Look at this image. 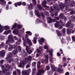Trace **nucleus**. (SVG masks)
I'll return each instance as SVG.
<instances>
[{
	"mask_svg": "<svg viewBox=\"0 0 75 75\" xmlns=\"http://www.w3.org/2000/svg\"><path fill=\"white\" fill-rule=\"evenodd\" d=\"M45 57V60L42 59L41 61H40L38 62L37 64V68H39L40 67V65L41 63L42 64H47V63H48V55H44Z\"/></svg>",
	"mask_w": 75,
	"mask_h": 75,
	"instance_id": "obj_1",
	"label": "nucleus"
},
{
	"mask_svg": "<svg viewBox=\"0 0 75 75\" xmlns=\"http://www.w3.org/2000/svg\"><path fill=\"white\" fill-rule=\"evenodd\" d=\"M12 57V53L11 52H8V55H7L6 59L10 63H11V61L13 60V59H11Z\"/></svg>",
	"mask_w": 75,
	"mask_h": 75,
	"instance_id": "obj_2",
	"label": "nucleus"
},
{
	"mask_svg": "<svg viewBox=\"0 0 75 75\" xmlns=\"http://www.w3.org/2000/svg\"><path fill=\"white\" fill-rule=\"evenodd\" d=\"M50 13H51V14L53 13L52 16V17H55L56 16H58V13L57 12H56L54 13H54V11L53 8L52 7H50Z\"/></svg>",
	"mask_w": 75,
	"mask_h": 75,
	"instance_id": "obj_3",
	"label": "nucleus"
},
{
	"mask_svg": "<svg viewBox=\"0 0 75 75\" xmlns=\"http://www.w3.org/2000/svg\"><path fill=\"white\" fill-rule=\"evenodd\" d=\"M21 39H19L18 41L16 42V44H15L14 45V46H13L14 47V49H15L16 50L17 49V46L18 45H20V43H21Z\"/></svg>",
	"mask_w": 75,
	"mask_h": 75,
	"instance_id": "obj_4",
	"label": "nucleus"
},
{
	"mask_svg": "<svg viewBox=\"0 0 75 75\" xmlns=\"http://www.w3.org/2000/svg\"><path fill=\"white\" fill-rule=\"evenodd\" d=\"M45 73V71L43 69H40L38 71V72L36 73L37 75H42Z\"/></svg>",
	"mask_w": 75,
	"mask_h": 75,
	"instance_id": "obj_5",
	"label": "nucleus"
},
{
	"mask_svg": "<svg viewBox=\"0 0 75 75\" xmlns=\"http://www.w3.org/2000/svg\"><path fill=\"white\" fill-rule=\"evenodd\" d=\"M17 26H18L17 28L18 29H20L21 28V25L15 23L12 26V28H11V30H13L14 28H16Z\"/></svg>",
	"mask_w": 75,
	"mask_h": 75,
	"instance_id": "obj_6",
	"label": "nucleus"
},
{
	"mask_svg": "<svg viewBox=\"0 0 75 75\" xmlns=\"http://www.w3.org/2000/svg\"><path fill=\"white\" fill-rule=\"evenodd\" d=\"M27 62L25 61H23L22 62L21 64H20V65L18 66L19 67H20L21 68L22 67H24V66L26 64Z\"/></svg>",
	"mask_w": 75,
	"mask_h": 75,
	"instance_id": "obj_7",
	"label": "nucleus"
},
{
	"mask_svg": "<svg viewBox=\"0 0 75 75\" xmlns=\"http://www.w3.org/2000/svg\"><path fill=\"white\" fill-rule=\"evenodd\" d=\"M58 5L60 6V8H61L62 10L64 9L65 7V5L63 3H61L60 4H59Z\"/></svg>",
	"mask_w": 75,
	"mask_h": 75,
	"instance_id": "obj_8",
	"label": "nucleus"
},
{
	"mask_svg": "<svg viewBox=\"0 0 75 75\" xmlns=\"http://www.w3.org/2000/svg\"><path fill=\"white\" fill-rule=\"evenodd\" d=\"M5 67L6 68L5 69L6 71V72L11 68L10 65L8 64H5Z\"/></svg>",
	"mask_w": 75,
	"mask_h": 75,
	"instance_id": "obj_9",
	"label": "nucleus"
},
{
	"mask_svg": "<svg viewBox=\"0 0 75 75\" xmlns=\"http://www.w3.org/2000/svg\"><path fill=\"white\" fill-rule=\"evenodd\" d=\"M21 54L23 57H26L27 55V52H25V51L24 50H23V52H21Z\"/></svg>",
	"mask_w": 75,
	"mask_h": 75,
	"instance_id": "obj_10",
	"label": "nucleus"
},
{
	"mask_svg": "<svg viewBox=\"0 0 75 75\" xmlns=\"http://www.w3.org/2000/svg\"><path fill=\"white\" fill-rule=\"evenodd\" d=\"M26 40L27 41V42H28V44L29 46H31V45H32V42H31V41L29 38H27L26 39Z\"/></svg>",
	"mask_w": 75,
	"mask_h": 75,
	"instance_id": "obj_11",
	"label": "nucleus"
},
{
	"mask_svg": "<svg viewBox=\"0 0 75 75\" xmlns=\"http://www.w3.org/2000/svg\"><path fill=\"white\" fill-rule=\"evenodd\" d=\"M62 65H61L60 67H59L58 69V71L59 73H62L63 71V69H62Z\"/></svg>",
	"mask_w": 75,
	"mask_h": 75,
	"instance_id": "obj_12",
	"label": "nucleus"
},
{
	"mask_svg": "<svg viewBox=\"0 0 75 75\" xmlns=\"http://www.w3.org/2000/svg\"><path fill=\"white\" fill-rule=\"evenodd\" d=\"M34 5H33L32 3H31L28 6V8L30 10H33V6Z\"/></svg>",
	"mask_w": 75,
	"mask_h": 75,
	"instance_id": "obj_13",
	"label": "nucleus"
},
{
	"mask_svg": "<svg viewBox=\"0 0 75 75\" xmlns=\"http://www.w3.org/2000/svg\"><path fill=\"white\" fill-rule=\"evenodd\" d=\"M70 6L71 7H73L75 6V2L74 1H72L70 2Z\"/></svg>",
	"mask_w": 75,
	"mask_h": 75,
	"instance_id": "obj_14",
	"label": "nucleus"
},
{
	"mask_svg": "<svg viewBox=\"0 0 75 75\" xmlns=\"http://www.w3.org/2000/svg\"><path fill=\"white\" fill-rule=\"evenodd\" d=\"M38 41L39 43L40 44H42L43 43H44V39L43 38H41L40 39V40H38Z\"/></svg>",
	"mask_w": 75,
	"mask_h": 75,
	"instance_id": "obj_15",
	"label": "nucleus"
},
{
	"mask_svg": "<svg viewBox=\"0 0 75 75\" xmlns=\"http://www.w3.org/2000/svg\"><path fill=\"white\" fill-rule=\"evenodd\" d=\"M54 9V10H57V11H59L60 9L58 7V6H56L54 5L53 6Z\"/></svg>",
	"mask_w": 75,
	"mask_h": 75,
	"instance_id": "obj_16",
	"label": "nucleus"
},
{
	"mask_svg": "<svg viewBox=\"0 0 75 75\" xmlns=\"http://www.w3.org/2000/svg\"><path fill=\"white\" fill-rule=\"evenodd\" d=\"M71 21H73V22H74L75 21V16L74 15H72L71 16Z\"/></svg>",
	"mask_w": 75,
	"mask_h": 75,
	"instance_id": "obj_17",
	"label": "nucleus"
},
{
	"mask_svg": "<svg viewBox=\"0 0 75 75\" xmlns=\"http://www.w3.org/2000/svg\"><path fill=\"white\" fill-rule=\"evenodd\" d=\"M35 14H36V16L37 17H40V13L38 11H37L36 10H35Z\"/></svg>",
	"mask_w": 75,
	"mask_h": 75,
	"instance_id": "obj_18",
	"label": "nucleus"
},
{
	"mask_svg": "<svg viewBox=\"0 0 75 75\" xmlns=\"http://www.w3.org/2000/svg\"><path fill=\"white\" fill-rule=\"evenodd\" d=\"M8 41L9 42H11V43L12 44L15 42V41H14V39H13V38L9 39H8Z\"/></svg>",
	"mask_w": 75,
	"mask_h": 75,
	"instance_id": "obj_19",
	"label": "nucleus"
},
{
	"mask_svg": "<svg viewBox=\"0 0 75 75\" xmlns=\"http://www.w3.org/2000/svg\"><path fill=\"white\" fill-rule=\"evenodd\" d=\"M12 52L14 55H16L17 53H18V50L17 49H14V50Z\"/></svg>",
	"mask_w": 75,
	"mask_h": 75,
	"instance_id": "obj_20",
	"label": "nucleus"
},
{
	"mask_svg": "<svg viewBox=\"0 0 75 75\" xmlns=\"http://www.w3.org/2000/svg\"><path fill=\"white\" fill-rule=\"evenodd\" d=\"M0 55L1 56H4L5 55V51L2 50L0 52Z\"/></svg>",
	"mask_w": 75,
	"mask_h": 75,
	"instance_id": "obj_21",
	"label": "nucleus"
},
{
	"mask_svg": "<svg viewBox=\"0 0 75 75\" xmlns=\"http://www.w3.org/2000/svg\"><path fill=\"white\" fill-rule=\"evenodd\" d=\"M2 69L4 74H6V69H4V66H1Z\"/></svg>",
	"mask_w": 75,
	"mask_h": 75,
	"instance_id": "obj_22",
	"label": "nucleus"
},
{
	"mask_svg": "<svg viewBox=\"0 0 75 75\" xmlns=\"http://www.w3.org/2000/svg\"><path fill=\"white\" fill-rule=\"evenodd\" d=\"M51 67L52 71H57V69L54 67V65L51 64Z\"/></svg>",
	"mask_w": 75,
	"mask_h": 75,
	"instance_id": "obj_23",
	"label": "nucleus"
},
{
	"mask_svg": "<svg viewBox=\"0 0 75 75\" xmlns=\"http://www.w3.org/2000/svg\"><path fill=\"white\" fill-rule=\"evenodd\" d=\"M13 47H14V46H13V45H11L8 47L9 51H12V50H13Z\"/></svg>",
	"mask_w": 75,
	"mask_h": 75,
	"instance_id": "obj_24",
	"label": "nucleus"
},
{
	"mask_svg": "<svg viewBox=\"0 0 75 75\" xmlns=\"http://www.w3.org/2000/svg\"><path fill=\"white\" fill-rule=\"evenodd\" d=\"M47 20L49 21V23H51L52 22V18L51 17H48Z\"/></svg>",
	"mask_w": 75,
	"mask_h": 75,
	"instance_id": "obj_25",
	"label": "nucleus"
},
{
	"mask_svg": "<svg viewBox=\"0 0 75 75\" xmlns=\"http://www.w3.org/2000/svg\"><path fill=\"white\" fill-rule=\"evenodd\" d=\"M17 4L18 5V6H21V2H17L16 3H15L14 4V5L16 7H17Z\"/></svg>",
	"mask_w": 75,
	"mask_h": 75,
	"instance_id": "obj_26",
	"label": "nucleus"
},
{
	"mask_svg": "<svg viewBox=\"0 0 75 75\" xmlns=\"http://www.w3.org/2000/svg\"><path fill=\"white\" fill-rule=\"evenodd\" d=\"M64 14L61 13L59 15V17L63 20V19H64Z\"/></svg>",
	"mask_w": 75,
	"mask_h": 75,
	"instance_id": "obj_27",
	"label": "nucleus"
},
{
	"mask_svg": "<svg viewBox=\"0 0 75 75\" xmlns=\"http://www.w3.org/2000/svg\"><path fill=\"white\" fill-rule=\"evenodd\" d=\"M3 31V27L0 24V33H1Z\"/></svg>",
	"mask_w": 75,
	"mask_h": 75,
	"instance_id": "obj_28",
	"label": "nucleus"
},
{
	"mask_svg": "<svg viewBox=\"0 0 75 75\" xmlns=\"http://www.w3.org/2000/svg\"><path fill=\"white\" fill-rule=\"evenodd\" d=\"M59 25V21H57L56 23L54 24V26L56 28H58Z\"/></svg>",
	"mask_w": 75,
	"mask_h": 75,
	"instance_id": "obj_29",
	"label": "nucleus"
},
{
	"mask_svg": "<svg viewBox=\"0 0 75 75\" xmlns=\"http://www.w3.org/2000/svg\"><path fill=\"white\" fill-rule=\"evenodd\" d=\"M69 0H65V5H67V6H69Z\"/></svg>",
	"mask_w": 75,
	"mask_h": 75,
	"instance_id": "obj_30",
	"label": "nucleus"
},
{
	"mask_svg": "<svg viewBox=\"0 0 75 75\" xmlns=\"http://www.w3.org/2000/svg\"><path fill=\"white\" fill-rule=\"evenodd\" d=\"M37 6L40 10H42L43 8H42V7L40 5L38 4L37 5Z\"/></svg>",
	"mask_w": 75,
	"mask_h": 75,
	"instance_id": "obj_31",
	"label": "nucleus"
},
{
	"mask_svg": "<svg viewBox=\"0 0 75 75\" xmlns=\"http://www.w3.org/2000/svg\"><path fill=\"white\" fill-rule=\"evenodd\" d=\"M70 14L71 15H73V14H75V11L72 10L70 12Z\"/></svg>",
	"mask_w": 75,
	"mask_h": 75,
	"instance_id": "obj_32",
	"label": "nucleus"
},
{
	"mask_svg": "<svg viewBox=\"0 0 75 75\" xmlns=\"http://www.w3.org/2000/svg\"><path fill=\"white\" fill-rule=\"evenodd\" d=\"M27 52L28 53V54L29 55H30V54H31V53L33 52V51L31 50H29V51H27Z\"/></svg>",
	"mask_w": 75,
	"mask_h": 75,
	"instance_id": "obj_33",
	"label": "nucleus"
},
{
	"mask_svg": "<svg viewBox=\"0 0 75 75\" xmlns=\"http://www.w3.org/2000/svg\"><path fill=\"white\" fill-rule=\"evenodd\" d=\"M13 33L14 34L15 33L16 34H18V31L17 29H15L13 31Z\"/></svg>",
	"mask_w": 75,
	"mask_h": 75,
	"instance_id": "obj_34",
	"label": "nucleus"
},
{
	"mask_svg": "<svg viewBox=\"0 0 75 75\" xmlns=\"http://www.w3.org/2000/svg\"><path fill=\"white\" fill-rule=\"evenodd\" d=\"M71 25V23L69 22H67V23L66 24V26L67 27H69V26Z\"/></svg>",
	"mask_w": 75,
	"mask_h": 75,
	"instance_id": "obj_35",
	"label": "nucleus"
},
{
	"mask_svg": "<svg viewBox=\"0 0 75 75\" xmlns=\"http://www.w3.org/2000/svg\"><path fill=\"white\" fill-rule=\"evenodd\" d=\"M32 58V57L31 56H29L28 57H26L25 58L26 59H27V60H30L31 59V58Z\"/></svg>",
	"mask_w": 75,
	"mask_h": 75,
	"instance_id": "obj_36",
	"label": "nucleus"
},
{
	"mask_svg": "<svg viewBox=\"0 0 75 75\" xmlns=\"http://www.w3.org/2000/svg\"><path fill=\"white\" fill-rule=\"evenodd\" d=\"M18 58H16L15 59V62L16 64H18Z\"/></svg>",
	"mask_w": 75,
	"mask_h": 75,
	"instance_id": "obj_37",
	"label": "nucleus"
},
{
	"mask_svg": "<svg viewBox=\"0 0 75 75\" xmlns=\"http://www.w3.org/2000/svg\"><path fill=\"white\" fill-rule=\"evenodd\" d=\"M35 70H36V68H35L33 69L32 75H33L34 74L35 72Z\"/></svg>",
	"mask_w": 75,
	"mask_h": 75,
	"instance_id": "obj_38",
	"label": "nucleus"
},
{
	"mask_svg": "<svg viewBox=\"0 0 75 75\" xmlns=\"http://www.w3.org/2000/svg\"><path fill=\"white\" fill-rule=\"evenodd\" d=\"M67 34H69L71 33V30H69V29L67 28Z\"/></svg>",
	"mask_w": 75,
	"mask_h": 75,
	"instance_id": "obj_39",
	"label": "nucleus"
},
{
	"mask_svg": "<svg viewBox=\"0 0 75 75\" xmlns=\"http://www.w3.org/2000/svg\"><path fill=\"white\" fill-rule=\"evenodd\" d=\"M16 71L18 72V73L19 75H21V71L20 70L18 69H17Z\"/></svg>",
	"mask_w": 75,
	"mask_h": 75,
	"instance_id": "obj_40",
	"label": "nucleus"
},
{
	"mask_svg": "<svg viewBox=\"0 0 75 75\" xmlns=\"http://www.w3.org/2000/svg\"><path fill=\"white\" fill-rule=\"evenodd\" d=\"M4 46V43L3 42H2L0 45V48H3Z\"/></svg>",
	"mask_w": 75,
	"mask_h": 75,
	"instance_id": "obj_41",
	"label": "nucleus"
},
{
	"mask_svg": "<svg viewBox=\"0 0 75 75\" xmlns=\"http://www.w3.org/2000/svg\"><path fill=\"white\" fill-rule=\"evenodd\" d=\"M59 23L62 24V25H63V26H64V25H65V23H64V22H63V21H62V20H60Z\"/></svg>",
	"mask_w": 75,
	"mask_h": 75,
	"instance_id": "obj_42",
	"label": "nucleus"
},
{
	"mask_svg": "<svg viewBox=\"0 0 75 75\" xmlns=\"http://www.w3.org/2000/svg\"><path fill=\"white\" fill-rule=\"evenodd\" d=\"M34 40L33 41V42L34 44H36L37 43V38H36L34 37L33 38Z\"/></svg>",
	"mask_w": 75,
	"mask_h": 75,
	"instance_id": "obj_43",
	"label": "nucleus"
},
{
	"mask_svg": "<svg viewBox=\"0 0 75 75\" xmlns=\"http://www.w3.org/2000/svg\"><path fill=\"white\" fill-rule=\"evenodd\" d=\"M42 5H43V4H47V1L45 0L42 1Z\"/></svg>",
	"mask_w": 75,
	"mask_h": 75,
	"instance_id": "obj_44",
	"label": "nucleus"
},
{
	"mask_svg": "<svg viewBox=\"0 0 75 75\" xmlns=\"http://www.w3.org/2000/svg\"><path fill=\"white\" fill-rule=\"evenodd\" d=\"M32 2L35 6L37 4V2L35 0H32Z\"/></svg>",
	"mask_w": 75,
	"mask_h": 75,
	"instance_id": "obj_45",
	"label": "nucleus"
},
{
	"mask_svg": "<svg viewBox=\"0 0 75 75\" xmlns=\"http://www.w3.org/2000/svg\"><path fill=\"white\" fill-rule=\"evenodd\" d=\"M26 50L27 52L30 50V48L28 46H26Z\"/></svg>",
	"mask_w": 75,
	"mask_h": 75,
	"instance_id": "obj_46",
	"label": "nucleus"
},
{
	"mask_svg": "<svg viewBox=\"0 0 75 75\" xmlns=\"http://www.w3.org/2000/svg\"><path fill=\"white\" fill-rule=\"evenodd\" d=\"M0 39H1V41H3V39H4V36H3V35H0Z\"/></svg>",
	"mask_w": 75,
	"mask_h": 75,
	"instance_id": "obj_47",
	"label": "nucleus"
},
{
	"mask_svg": "<svg viewBox=\"0 0 75 75\" xmlns=\"http://www.w3.org/2000/svg\"><path fill=\"white\" fill-rule=\"evenodd\" d=\"M12 36H13V35L11 34L9 35L8 37V39H11V38H12Z\"/></svg>",
	"mask_w": 75,
	"mask_h": 75,
	"instance_id": "obj_48",
	"label": "nucleus"
},
{
	"mask_svg": "<svg viewBox=\"0 0 75 75\" xmlns=\"http://www.w3.org/2000/svg\"><path fill=\"white\" fill-rule=\"evenodd\" d=\"M26 33L29 34V35H32V33L30 32V31H27L26 32Z\"/></svg>",
	"mask_w": 75,
	"mask_h": 75,
	"instance_id": "obj_49",
	"label": "nucleus"
},
{
	"mask_svg": "<svg viewBox=\"0 0 75 75\" xmlns=\"http://www.w3.org/2000/svg\"><path fill=\"white\" fill-rule=\"evenodd\" d=\"M66 6V9L67 10H68L69 8V5H65Z\"/></svg>",
	"mask_w": 75,
	"mask_h": 75,
	"instance_id": "obj_50",
	"label": "nucleus"
},
{
	"mask_svg": "<svg viewBox=\"0 0 75 75\" xmlns=\"http://www.w3.org/2000/svg\"><path fill=\"white\" fill-rule=\"evenodd\" d=\"M18 48L19 50V52H21V47L20 46H18Z\"/></svg>",
	"mask_w": 75,
	"mask_h": 75,
	"instance_id": "obj_51",
	"label": "nucleus"
},
{
	"mask_svg": "<svg viewBox=\"0 0 75 75\" xmlns=\"http://www.w3.org/2000/svg\"><path fill=\"white\" fill-rule=\"evenodd\" d=\"M41 16L42 17V18H45V15H44V13L42 12L41 13Z\"/></svg>",
	"mask_w": 75,
	"mask_h": 75,
	"instance_id": "obj_52",
	"label": "nucleus"
},
{
	"mask_svg": "<svg viewBox=\"0 0 75 75\" xmlns=\"http://www.w3.org/2000/svg\"><path fill=\"white\" fill-rule=\"evenodd\" d=\"M66 31V29L65 28H64L62 30V33L64 34H65V31Z\"/></svg>",
	"mask_w": 75,
	"mask_h": 75,
	"instance_id": "obj_53",
	"label": "nucleus"
},
{
	"mask_svg": "<svg viewBox=\"0 0 75 75\" xmlns=\"http://www.w3.org/2000/svg\"><path fill=\"white\" fill-rule=\"evenodd\" d=\"M36 52L38 53H39V54H40V53L41 52V51H40V50L39 49H37L36 50Z\"/></svg>",
	"mask_w": 75,
	"mask_h": 75,
	"instance_id": "obj_54",
	"label": "nucleus"
},
{
	"mask_svg": "<svg viewBox=\"0 0 75 75\" xmlns=\"http://www.w3.org/2000/svg\"><path fill=\"white\" fill-rule=\"evenodd\" d=\"M22 40H23V41H24L23 43V45L25 47V46H26V45H25V41L24 38H22Z\"/></svg>",
	"mask_w": 75,
	"mask_h": 75,
	"instance_id": "obj_55",
	"label": "nucleus"
},
{
	"mask_svg": "<svg viewBox=\"0 0 75 75\" xmlns=\"http://www.w3.org/2000/svg\"><path fill=\"white\" fill-rule=\"evenodd\" d=\"M47 73L48 75H52V71H48Z\"/></svg>",
	"mask_w": 75,
	"mask_h": 75,
	"instance_id": "obj_56",
	"label": "nucleus"
},
{
	"mask_svg": "<svg viewBox=\"0 0 75 75\" xmlns=\"http://www.w3.org/2000/svg\"><path fill=\"white\" fill-rule=\"evenodd\" d=\"M36 62H34L32 63V66L33 67H35L36 66Z\"/></svg>",
	"mask_w": 75,
	"mask_h": 75,
	"instance_id": "obj_57",
	"label": "nucleus"
},
{
	"mask_svg": "<svg viewBox=\"0 0 75 75\" xmlns=\"http://www.w3.org/2000/svg\"><path fill=\"white\" fill-rule=\"evenodd\" d=\"M45 14L46 16H48V14H49V13L47 11H46L45 12Z\"/></svg>",
	"mask_w": 75,
	"mask_h": 75,
	"instance_id": "obj_58",
	"label": "nucleus"
},
{
	"mask_svg": "<svg viewBox=\"0 0 75 75\" xmlns=\"http://www.w3.org/2000/svg\"><path fill=\"white\" fill-rule=\"evenodd\" d=\"M13 75H17L16 74V70L13 71Z\"/></svg>",
	"mask_w": 75,
	"mask_h": 75,
	"instance_id": "obj_59",
	"label": "nucleus"
},
{
	"mask_svg": "<svg viewBox=\"0 0 75 75\" xmlns=\"http://www.w3.org/2000/svg\"><path fill=\"white\" fill-rule=\"evenodd\" d=\"M2 4L3 5V6H5L6 5V1H4Z\"/></svg>",
	"mask_w": 75,
	"mask_h": 75,
	"instance_id": "obj_60",
	"label": "nucleus"
},
{
	"mask_svg": "<svg viewBox=\"0 0 75 75\" xmlns=\"http://www.w3.org/2000/svg\"><path fill=\"white\" fill-rule=\"evenodd\" d=\"M72 40H73V41H75V37H74V36H72Z\"/></svg>",
	"mask_w": 75,
	"mask_h": 75,
	"instance_id": "obj_61",
	"label": "nucleus"
},
{
	"mask_svg": "<svg viewBox=\"0 0 75 75\" xmlns=\"http://www.w3.org/2000/svg\"><path fill=\"white\" fill-rule=\"evenodd\" d=\"M40 20H39L38 19H37L36 21V23L37 24L38 23H40Z\"/></svg>",
	"mask_w": 75,
	"mask_h": 75,
	"instance_id": "obj_62",
	"label": "nucleus"
},
{
	"mask_svg": "<svg viewBox=\"0 0 75 75\" xmlns=\"http://www.w3.org/2000/svg\"><path fill=\"white\" fill-rule=\"evenodd\" d=\"M46 68L47 70H49L50 69V67L48 66H47L46 67Z\"/></svg>",
	"mask_w": 75,
	"mask_h": 75,
	"instance_id": "obj_63",
	"label": "nucleus"
},
{
	"mask_svg": "<svg viewBox=\"0 0 75 75\" xmlns=\"http://www.w3.org/2000/svg\"><path fill=\"white\" fill-rule=\"evenodd\" d=\"M42 5L43 6V7L44 8L46 7L47 8H48L49 7H48V6H47L45 4H43V5Z\"/></svg>",
	"mask_w": 75,
	"mask_h": 75,
	"instance_id": "obj_64",
	"label": "nucleus"
}]
</instances>
